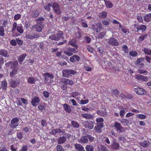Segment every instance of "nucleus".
Listing matches in <instances>:
<instances>
[{"label":"nucleus","mask_w":151,"mask_h":151,"mask_svg":"<svg viewBox=\"0 0 151 151\" xmlns=\"http://www.w3.org/2000/svg\"><path fill=\"white\" fill-rule=\"evenodd\" d=\"M48 37L49 39L51 40L58 41L55 34H53L49 36Z\"/></svg>","instance_id":"nucleus-43"},{"label":"nucleus","mask_w":151,"mask_h":151,"mask_svg":"<svg viewBox=\"0 0 151 151\" xmlns=\"http://www.w3.org/2000/svg\"><path fill=\"white\" fill-rule=\"evenodd\" d=\"M40 101L39 98L37 96H35L32 98L31 100V103L33 106H36L39 104Z\"/></svg>","instance_id":"nucleus-15"},{"label":"nucleus","mask_w":151,"mask_h":151,"mask_svg":"<svg viewBox=\"0 0 151 151\" xmlns=\"http://www.w3.org/2000/svg\"><path fill=\"white\" fill-rule=\"evenodd\" d=\"M11 45L13 46H15L17 45V42L16 40L13 39L10 42Z\"/></svg>","instance_id":"nucleus-64"},{"label":"nucleus","mask_w":151,"mask_h":151,"mask_svg":"<svg viewBox=\"0 0 151 151\" xmlns=\"http://www.w3.org/2000/svg\"><path fill=\"white\" fill-rule=\"evenodd\" d=\"M113 126L116 129L117 132L119 133L123 132L125 131L124 128L117 121L114 122Z\"/></svg>","instance_id":"nucleus-4"},{"label":"nucleus","mask_w":151,"mask_h":151,"mask_svg":"<svg viewBox=\"0 0 151 151\" xmlns=\"http://www.w3.org/2000/svg\"><path fill=\"white\" fill-rule=\"evenodd\" d=\"M94 129L95 132L97 133L101 132V129L98 126H95L94 127Z\"/></svg>","instance_id":"nucleus-55"},{"label":"nucleus","mask_w":151,"mask_h":151,"mask_svg":"<svg viewBox=\"0 0 151 151\" xmlns=\"http://www.w3.org/2000/svg\"><path fill=\"white\" fill-rule=\"evenodd\" d=\"M105 4L107 8H111L113 6V4L110 1H105Z\"/></svg>","instance_id":"nucleus-40"},{"label":"nucleus","mask_w":151,"mask_h":151,"mask_svg":"<svg viewBox=\"0 0 151 151\" xmlns=\"http://www.w3.org/2000/svg\"><path fill=\"white\" fill-rule=\"evenodd\" d=\"M63 109L66 112L68 113H70L71 112L72 109L71 106L68 105L66 104H64L63 105Z\"/></svg>","instance_id":"nucleus-20"},{"label":"nucleus","mask_w":151,"mask_h":151,"mask_svg":"<svg viewBox=\"0 0 151 151\" xmlns=\"http://www.w3.org/2000/svg\"><path fill=\"white\" fill-rule=\"evenodd\" d=\"M32 34L33 37V39L38 38L40 36V34L38 33H34Z\"/></svg>","instance_id":"nucleus-60"},{"label":"nucleus","mask_w":151,"mask_h":151,"mask_svg":"<svg viewBox=\"0 0 151 151\" xmlns=\"http://www.w3.org/2000/svg\"><path fill=\"white\" fill-rule=\"evenodd\" d=\"M80 95V93L78 91L72 92L71 93V96L74 98H75L77 96H79Z\"/></svg>","instance_id":"nucleus-47"},{"label":"nucleus","mask_w":151,"mask_h":151,"mask_svg":"<svg viewBox=\"0 0 151 151\" xmlns=\"http://www.w3.org/2000/svg\"><path fill=\"white\" fill-rule=\"evenodd\" d=\"M71 137V135L69 133H65L64 136L60 137L58 139V142L59 144H61L65 143L67 140V139H69Z\"/></svg>","instance_id":"nucleus-2"},{"label":"nucleus","mask_w":151,"mask_h":151,"mask_svg":"<svg viewBox=\"0 0 151 151\" xmlns=\"http://www.w3.org/2000/svg\"><path fill=\"white\" fill-rule=\"evenodd\" d=\"M17 25L16 22H14L13 24L12 25V32H14L16 29H17Z\"/></svg>","instance_id":"nucleus-54"},{"label":"nucleus","mask_w":151,"mask_h":151,"mask_svg":"<svg viewBox=\"0 0 151 151\" xmlns=\"http://www.w3.org/2000/svg\"><path fill=\"white\" fill-rule=\"evenodd\" d=\"M111 92L113 94L116 96L119 93V91L117 89L114 88L111 91Z\"/></svg>","instance_id":"nucleus-44"},{"label":"nucleus","mask_w":151,"mask_h":151,"mask_svg":"<svg viewBox=\"0 0 151 151\" xmlns=\"http://www.w3.org/2000/svg\"><path fill=\"white\" fill-rule=\"evenodd\" d=\"M141 13L138 14L136 15V17L137 20L140 23H143V20L142 17L141 16Z\"/></svg>","instance_id":"nucleus-38"},{"label":"nucleus","mask_w":151,"mask_h":151,"mask_svg":"<svg viewBox=\"0 0 151 151\" xmlns=\"http://www.w3.org/2000/svg\"><path fill=\"white\" fill-rule=\"evenodd\" d=\"M135 78L139 81H142L147 82L148 80V77L147 76H144L140 74H136L135 75Z\"/></svg>","instance_id":"nucleus-13"},{"label":"nucleus","mask_w":151,"mask_h":151,"mask_svg":"<svg viewBox=\"0 0 151 151\" xmlns=\"http://www.w3.org/2000/svg\"><path fill=\"white\" fill-rule=\"evenodd\" d=\"M82 116L87 119H91L93 118L92 115L88 114H81Z\"/></svg>","instance_id":"nucleus-33"},{"label":"nucleus","mask_w":151,"mask_h":151,"mask_svg":"<svg viewBox=\"0 0 151 151\" xmlns=\"http://www.w3.org/2000/svg\"><path fill=\"white\" fill-rule=\"evenodd\" d=\"M76 73L75 70H72L65 69L62 71L63 76L65 78H69Z\"/></svg>","instance_id":"nucleus-1"},{"label":"nucleus","mask_w":151,"mask_h":151,"mask_svg":"<svg viewBox=\"0 0 151 151\" xmlns=\"http://www.w3.org/2000/svg\"><path fill=\"white\" fill-rule=\"evenodd\" d=\"M18 64V62L17 61L14 62L9 61L5 63V65L6 67H9L12 69L15 68H18L17 66Z\"/></svg>","instance_id":"nucleus-5"},{"label":"nucleus","mask_w":151,"mask_h":151,"mask_svg":"<svg viewBox=\"0 0 151 151\" xmlns=\"http://www.w3.org/2000/svg\"><path fill=\"white\" fill-rule=\"evenodd\" d=\"M111 148L114 150H119L121 148L119 144L116 140L113 141L111 145Z\"/></svg>","instance_id":"nucleus-11"},{"label":"nucleus","mask_w":151,"mask_h":151,"mask_svg":"<svg viewBox=\"0 0 151 151\" xmlns=\"http://www.w3.org/2000/svg\"><path fill=\"white\" fill-rule=\"evenodd\" d=\"M57 151H64V149L62 148V146L60 145H58L56 147Z\"/></svg>","instance_id":"nucleus-58"},{"label":"nucleus","mask_w":151,"mask_h":151,"mask_svg":"<svg viewBox=\"0 0 151 151\" xmlns=\"http://www.w3.org/2000/svg\"><path fill=\"white\" fill-rule=\"evenodd\" d=\"M5 35L4 29L3 26H0V36L2 37L4 36Z\"/></svg>","instance_id":"nucleus-42"},{"label":"nucleus","mask_w":151,"mask_h":151,"mask_svg":"<svg viewBox=\"0 0 151 151\" xmlns=\"http://www.w3.org/2000/svg\"><path fill=\"white\" fill-rule=\"evenodd\" d=\"M108 43L113 46H117L119 45L118 40L114 37H111L109 39Z\"/></svg>","instance_id":"nucleus-10"},{"label":"nucleus","mask_w":151,"mask_h":151,"mask_svg":"<svg viewBox=\"0 0 151 151\" xmlns=\"http://www.w3.org/2000/svg\"><path fill=\"white\" fill-rule=\"evenodd\" d=\"M75 147L78 151H86L84 147L81 144H76L74 145Z\"/></svg>","instance_id":"nucleus-27"},{"label":"nucleus","mask_w":151,"mask_h":151,"mask_svg":"<svg viewBox=\"0 0 151 151\" xmlns=\"http://www.w3.org/2000/svg\"><path fill=\"white\" fill-rule=\"evenodd\" d=\"M42 75L44 77L45 81H47L49 80V79L47 78H49L50 79H53L54 78L52 74H50L48 73H46L43 74Z\"/></svg>","instance_id":"nucleus-21"},{"label":"nucleus","mask_w":151,"mask_h":151,"mask_svg":"<svg viewBox=\"0 0 151 151\" xmlns=\"http://www.w3.org/2000/svg\"><path fill=\"white\" fill-rule=\"evenodd\" d=\"M78 142L81 144H87L88 142V139L86 136L81 137L78 140Z\"/></svg>","instance_id":"nucleus-19"},{"label":"nucleus","mask_w":151,"mask_h":151,"mask_svg":"<svg viewBox=\"0 0 151 151\" xmlns=\"http://www.w3.org/2000/svg\"><path fill=\"white\" fill-rule=\"evenodd\" d=\"M105 34V33L104 32H100L97 35V37L98 38L102 39L104 36Z\"/></svg>","instance_id":"nucleus-50"},{"label":"nucleus","mask_w":151,"mask_h":151,"mask_svg":"<svg viewBox=\"0 0 151 151\" xmlns=\"http://www.w3.org/2000/svg\"><path fill=\"white\" fill-rule=\"evenodd\" d=\"M9 83L11 87L15 88L20 83L19 79H17L15 80H12L10 81Z\"/></svg>","instance_id":"nucleus-16"},{"label":"nucleus","mask_w":151,"mask_h":151,"mask_svg":"<svg viewBox=\"0 0 151 151\" xmlns=\"http://www.w3.org/2000/svg\"><path fill=\"white\" fill-rule=\"evenodd\" d=\"M137 117L140 119H145L146 118V116L143 114H138L137 115Z\"/></svg>","instance_id":"nucleus-52"},{"label":"nucleus","mask_w":151,"mask_h":151,"mask_svg":"<svg viewBox=\"0 0 151 151\" xmlns=\"http://www.w3.org/2000/svg\"><path fill=\"white\" fill-rule=\"evenodd\" d=\"M84 127L86 128L92 129L93 127V122L91 121H87L84 122Z\"/></svg>","instance_id":"nucleus-14"},{"label":"nucleus","mask_w":151,"mask_h":151,"mask_svg":"<svg viewBox=\"0 0 151 151\" xmlns=\"http://www.w3.org/2000/svg\"><path fill=\"white\" fill-rule=\"evenodd\" d=\"M17 138L19 139H21L22 138V134L21 132H18L17 133Z\"/></svg>","instance_id":"nucleus-62"},{"label":"nucleus","mask_w":151,"mask_h":151,"mask_svg":"<svg viewBox=\"0 0 151 151\" xmlns=\"http://www.w3.org/2000/svg\"><path fill=\"white\" fill-rule=\"evenodd\" d=\"M21 17V15L19 14H15L14 17V19L15 20H17L20 19Z\"/></svg>","instance_id":"nucleus-59"},{"label":"nucleus","mask_w":151,"mask_h":151,"mask_svg":"<svg viewBox=\"0 0 151 151\" xmlns=\"http://www.w3.org/2000/svg\"><path fill=\"white\" fill-rule=\"evenodd\" d=\"M30 13L31 16L34 18L36 17L39 14V12L37 9L32 11L30 12Z\"/></svg>","instance_id":"nucleus-25"},{"label":"nucleus","mask_w":151,"mask_h":151,"mask_svg":"<svg viewBox=\"0 0 151 151\" xmlns=\"http://www.w3.org/2000/svg\"><path fill=\"white\" fill-rule=\"evenodd\" d=\"M52 7L56 14H61V12L60 9V7L58 3L56 2L53 3Z\"/></svg>","instance_id":"nucleus-9"},{"label":"nucleus","mask_w":151,"mask_h":151,"mask_svg":"<svg viewBox=\"0 0 151 151\" xmlns=\"http://www.w3.org/2000/svg\"><path fill=\"white\" fill-rule=\"evenodd\" d=\"M86 151H94V148L92 145H87L86 147Z\"/></svg>","instance_id":"nucleus-41"},{"label":"nucleus","mask_w":151,"mask_h":151,"mask_svg":"<svg viewBox=\"0 0 151 151\" xmlns=\"http://www.w3.org/2000/svg\"><path fill=\"white\" fill-rule=\"evenodd\" d=\"M91 28L97 32H98L103 29L102 26L100 22H97L96 25H92Z\"/></svg>","instance_id":"nucleus-7"},{"label":"nucleus","mask_w":151,"mask_h":151,"mask_svg":"<svg viewBox=\"0 0 151 151\" xmlns=\"http://www.w3.org/2000/svg\"><path fill=\"white\" fill-rule=\"evenodd\" d=\"M26 56V54H23L20 55L18 58V60L19 64H21L22 62Z\"/></svg>","instance_id":"nucleus-32"},{"label":"nucleus","mask_w":151,"mask_h":151,"mask_svg":"<svg viewBox=\"0 0 151 151\" xmlns=\"http://www.w3.org/2000/svg\"><path fill=\"white\" fill-rule=\"evenodd\" d=\"M18 69L19 68H15L12 69V70L10 72L9 74L11 77L14 78V77L17 73Z\"/></svg>","instance_id":"nucleus-23"},{"label":"nucleus","mask_w":151,"mask_h":151,"mask_svg":"<svg viewBox=\"0 0 151 151\" xmlns=\"http://www.w3.org/2000/svg\"><path fill=\"white\" fill-rule=\"evenodd\" d=\"M55 35L58 41L60 39H64L63 32L60 30H59L58 31Z\"/></svg>","instance_id":"nucleus-18"},{"label":"nucleus","mask_w":151,"mask_h":151,"mask_svg":"<svg viewBox=\"0 0 151 151\" xmlns=\"http://www.w3.org/2000/svg\"><path fill=\"white\" fill-rule=\"evenodd\" d=\"M83 67L85 70L87 71H90L92 70V68L91 66H89L88 65H85Z\"/></svg>","instance_id":"nucleus-53"},{"label":"nucleus","mask_w":151,"mask_h":151,"mask_svg":"<svg viewBox=\"0 0 151 151\" xmlns=\"http://www.w3.org/2000/svg\"><path fill=\"white\" fill-rule=\"evenodd\" d=\"M27 81L29 83L34 84L36 80L33 77H30L27 79Z\"/></svg>","instance_id":"nucleus-36"},{"label":"nucleus","mask_w":151,"mask_h":151,"mask_svg":"<svg viewBox=\"0 0 151 151\" xmlns=\"http://www.w3.org/2000/svg\"><path fill=\"white\" fill-rule=\"evenodd\" d=\"M88 102L89 100L88 99H86L85 100H81L80 101V104L84 105L88 103Z\"/></svg>","instance_id":"nucleus-63"},{"label":"nucleus","mask_w":151,"mask_h":151,"mask_svg":"<svg viewBox=\"0 0 151 151\" xmlns=\"http://www.w3.org/2000/svg\"><path fill=\"white\" fill-rule=\"evenodd\" d=\"M147 34L144 35H141L138 38L137 42H141L142 41L144 40L146 37L147 36Z\"/></svg>","instance_id":"nucleus-34"},{"label":"nucleus","mask_w":151,"mask_h":151,"mask_svg":"<svg viewBox=\"0 0 151 151\" xmlns=\"http://www.w3.org/2000/svg\"><path fill=\"white\" fill-rule=\"evenodd\" d=\"M143 51L147 55H151V49L148 48H144Z\"/></svg>","instance_id":"nucleus-35"},{"label":"nucleus","mask_w":151,"mask_h":151,"mask_svg":"<svg viewBox=\"0 0 151 151\" xmlns=\"http://www.w3.org/2000/svg\"><path fill=\"white\" fill-rule=\"evenodd\" d=\"M150 144V142L148 141H144L140 143V145L141 146L143 147H149Z\"/></svg>","instance_id":"nucleus-30"},{"label":"nucleus","mask_w":151,"mask_h":151,"mask_svg":"<svg viewBox=\"0 0 151 151\" xmlns=\"http://www.w3.org/2000/svg\"><path fill=\"white\" fill-rule=\"evenodd\" d=\"M107 13L105 11H103L100 13L99 14V17L104 19L106 18L107 16Z\"/></svg>","instance_id":"nucleus-37"},{"label":"nucleus","mask_w":151,"mask_h":151,"mask_svg":"<svg viewBox=\"0 0 151 151\" xmlns=\"http://www.w3.org/2000/svg\"><path fill=\"white\" fill-rule=\"evenodd\" d=\"M16 40L19 45H21L23 44V41L22 40H20L18 38L16 39Z\"/></svg>","instance_id":"nucleus-57"},{"label":"nucleus","mask_w":151,"mask_h":151,"mask_svg":"<svg viewBox=\"0 0 151 151\" xmlns=\"http://www.w3.org/2000/svg\"><path fill=\"white\" fill-rule=\"evenodd\" d=\"M122 50L126 53H127L128 52V47L126 45H124L122 46Z\"/></svg>","instance_id":"nucleus-51"},{"label":"nucleus","mask_w":151,"mask_h":151,"mask_svg":"<svg viewBox=\"0 0 151 151\" xmlns=\"http://www.w3.org/2000/svg\"><path fill=\"white\" fill-rule=\"evenodd\" d=\"M7 83L6 81H3L1 85V87L3 89L5 90L6 89Z\"/></svg>","instance_id":"nucleus-46"},{"label":"nucleus","mask_w":151,"mask_h":151,"mask_svg":"<svg viewBox=\"0 0 151 151\" xmlns=\"http://www.w3.org/2000/svg\"><path fill=\"white\" fill-rule=\"evenodd\" d=\"M60 82L63 83L65 84L72 85L73 84V81L71 80L62 78L60 79Z\"/></svg>","instance_id":"nucleus-17"},{"label":"nucleus","mask_w":151,"mask_h":151,"mask_svg":"<svg viewBox=\"0 0 151 151\" xmlns=\"http://www.w3.org/2000/svg\"><path fill=\"white\" fill-rule=\"evenodd\" d=\"M134 28L137 29V32H138L140 31H141L142 32H143L145 31L147 29V27L145 25H139L138 24H134Z\"/></svg>","instance_id":"nucleus-8"},{"label":"nucleus","mask_w":151,"mask_h":151,"mask_svg":"<svg viewBox=\"0 0 151 151\" xmlns=\"http://www.w3.org/2000/svg\"><path fill=\"white\" fill-rule=\"evenodd\" d=\"M134 91L137 94L139 95H144L146 93V90L145 89L140 87L134 88Z\"/></svg>","instance_id":"nucleus-12"},{"label":"nucleus","mask_w":151,"mask_h":151,"mask_svg":"<svg viewBox=\"0 0 151 151\" xmlns=\"http://www.w3.org/2000/svg\"><path fill=\"white\" fill-rule=\"evenodd\" d=\"M87 138L89 139L90 142H91L93 141L94 138L92 136L88 134H87Z\"/></svg>","instance_id":"nucleus-61"},{"label":"nucleus","mask_w":151,"mask_h":151,"mask_svg":"<svg viewBox=\"0 0 151 151\" xmlns=\"http://www.w3.org/2000/svg\"><path fill=\"white\" fill-rule=\"evenodd\" d=\"M17 30L18 32L21 34H22L24 32V30L22 24H20L18 25Z\"/></svg>","instance_id":"nucleus-29"},{"label":"nucleus","mask_w":151,"mask_h":151,"mask_svg":"<svg viewBox=\"0 0 151 151\" xmlns=\"http://www.w3.org/2000/svg\"><path fill=\"white\" fill-rule=\"evenodd\" d=\"M97 114L100 116L103 117H105L107 115L105 109L104 111L98 110L97 111Z\"/></svg>","instance_id":"nucleus-31"},{"label":"nucleus","mask_w":151,"mask_h":151,"mask_svg":"<svg viewBox=\"0 0 151 151\" xmlns=\"http://www.w3.org/2000/svg\"><path fill=\"white\" fill-rule=\"evenodd\" d=\"M129 53L130 55L132 57H136L138 54L137 52L134 51H129Z\"/></svg>","instance_id":"nucleus-49"},{"label":"nucleus","mask_w":151,"mask_h":151,"mask_svg":"<svg viewBox=\"0 0 151 151\" xmlns=\"http://www.w3.org/2000/svg\"><path fill=\"white\" fill-rule=\"evenodd\" d=\"M71 123L74 128H78L79 126L78 123L74 121H72L71 122Z\"/></svg>","instance_id":"nucleus-45"},{"label":"nucleus","mask_w":151,"mask_h":151,"mask_svg":"<svg viewBox=\"0 0 151 151\" xmlns=\"http://www.w3.org/2000/svg\"><path fill=\"white\" fill-rule=\"evenodd\" d=\"M110 22V20L109 19H103L102 21V23L104 25H108Z\"/></svg>","instance_id":"nucleus-39"},{"label":"nucleus","mask_w":151,"mask_h":151,"mask_svg":"<svg viewBox=\"0 0 151 151\" xmlns=\"http://www.w3.org/2000/svg\"><path fill=\"white\" fill-rule=\"evenodd\" d=\"M77 51L75 48L71 47H67L64 50V53L67 55L70 56L73 54V53H76Z\"/></svg>","instance_id":"nucleus-6"},{"label":"nucleus","mask_w":151,"mask_h":151,"mask_svg":"<svg viewBox=\"0 0 151 151\" xmlns=\"http://www.w3.org/2000/svg\"><path fill=\"white\" fill-rule=\"evenodd\" d=\"M144 20L145 22H149L151 20V13H149L145 14L143 17Z\"/></svg>","instance_id":"nucleus-26"},{"label":"nucleus","mask_w":151,"mask_h":151,"mask_svg":"<svg viewBox=\"0 0 151 151\" xmlns=\"http://www.w3.org/2000/svg\"><path fill=\"white\" fill-rule=\"evenodd\" d=\"M144 58L142 57H141L138 58L137 60L136 64L137 65H139L140 63L142 62L144 60Z\"/></svg>","instance_id":"nucleus-48"},{"label":"nucleus","mask_w":151,"mask_h":151,"mask_svg":"<svg viewBox=\"0 0 151 151\" xmlns=\"http://www.w3.org/2000/svg\"><path fill=\"white\" fill-rule=\"evenodd\" d=\"M0 55L4 57H8L9 56L8 52L3 49L0 50Z\"/></svg>","instance_id":"nucleus-24"},{"label":"nucleus","mask_w":151,"mask_h":151,"mask_svg":"<svg viewBox=\"0 0 151 151\" xmlns=\"http://www.w3.org/2000/svg\"><path fill=\"white\" fill-rule=\"evenodd\" d=\"M51 6L50 3H48L47 5L44 7L45 9L48 12H49L50 10V7Z\"/></svg>","instance_id":"nucleus-56"},{"label":"nucleus","mask_w":151,"mask_h":151,"mask_svg":"<svg viewBox=\"0 0 151 151\" xmlns=\"http://www.w3.org/2000/svg\"><path fill=\"white\" fill-rule=\"evenodd\" d=\"M19 118L15 117L12 119L10 124V127L12 129H14L19 125L18 122H19Z\"/></svg>","instance_id":"nucleus-3"},{"label":"nucleus","mask_w":151,"mask_h":151,"mask_svg":"<svg viewBox=\"0 0 151 151\" xmlns=\"http://www.w3.org/2000/svg\"><path fill=\"white\" fill-rule=\"evenodd\" d=\"M69 44L72 47H74L76 50L78 48V46L76 45V41L74 40H71L68 42Z\"/></svg>","instance_id":"nucleus-28"},{"label":"nucleus","mask_w":151,"mask_h":151,"mask_svg":"<svg viewBox=\"0 0 151 151\" xmlns=\"http://www.w3.org/2000/svg\"><path fill=\"white\" fill-rule=\"evenodd\" d=\"M80 59V57L77 55H74L70 58V61L72 62H78Z\"/></svg>","instance_id":"nucleus-22"}]
</instances>
